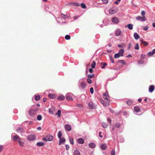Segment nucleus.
<instances>
[{
	"mask_svg": "<svg viewBox=\"0 0 155 155\" xmlns=\"http://www.w3.org/2000/svg\"><path fill=\"white\" fill-rule=\"evenodd\" d=\"M13 140L15 141H18L20 147H23V146L24 143V142L22 141V139L18 135L14 136L13 137Z\"/></svg>",
	"mask_w": 155,
	"mask_h": 155,
	"instance_id": "1",
	"label": "nucleus"
},
{
	"mask_svg": "<svg viewBox=\"0 0 155 155\" xmlns=\"http://www.w3.org/2000/svg\"><path fill=\"white\" fill-rule=\"evenodd\" d=\"M103 98L105 102H107V105L109 106L110 104V101L108 93L107 91H106L104 94Z\"/></svg>",
	"mask_w": 155,
	"mask_h": 155,
	"instance_id": "2",
	"label": "nucleus"
},
{
	"mask_svg": "<svg viewBox=\"0 0 155 155\" xmlns=\"http://www.w3.org/2000/svg\"><path fill=\"white\" fill-rule=\"evenodd\" d=\"M124 50L123 49H120L118 53L115 54H114V58H117L120 56H123L124 53Z\"/></svg>",
	"mask_w": 155,
	"mask_h": 155,
	"instance_id": "3",
	"label": "nucleus"
},
{
	"mask_svg": "<svg viewBox=\"0 0 155 155\" xmlns=\"http://www.w3.org/2000/svg\"><path fill=\"white\" fill-rule=\"evenodd\" d=\"M53 137L52 135L49 134L46 137L43 138L42 140L46 142L47 141H51L53 140Z\"/></svg>",
	"mask_w": 155,
	"mask_h": 155,
	"instance_id": "4",
	"label": "nucleus"
},
{
	"mask_svg": "<svg viewBox=\"0 0 155 155\" xmlns=\"http://www.w3.org/2000/svg\"><path fill=\"white\" fill-rule=\"evenodd\" d=\"M118 11L117 7H113L111 8L109 10V13L110 14H113L116 13Z\"/></svg>",
	"mask_w": 155,
	"mask_h": 155,
	"instance_id": "5",
	"label": "nucleus"
},
{
	"mask_svg": "<svg viewBox=\"0 0 155 155\" xmlns=\"http://www.w3.org/2000/svg\"><path fill=\"white\" fill-rule=\"evenodd\" d=\"M27 138L29 140H33L35 139L36 136L34 134H30L27 136Z\"/></svg>",
	"mask_w": 155,
	"mask_h": 155,
	"instance_id": "6",
	"label": "nucleus"
},
{
	"mask_svg": "<svg viewBox=\"0 0 155 155\" xmlns=\"http://www.w3.org/2000/svg\"><path fill=\"white\" fill-rule=\"evenodd\" d=\"M28 113L31 116H33L35 114V110L31 109L29 110Z\"/></svg>",
	"mask_w": 155,
	"mask_h": 155,
	"instance_id": "7",
	"label": "nucleus"
},
{
	"mask_svg": "<svg viewBox=\"0 0 155 155\" xmlns=\"http://www.w3.org/2000/svg\"><path fill=\"white\" fill-rule=\"evenodd\" d=\"M136 19L137 20H140L141 21H145L146 20V18L145 16L143 17L138 16L136 18Z\"/></svg>",
	"mask_w": 155,
	"mask_h": 155,
	"instance_id": "8",
	"label": "nucleus"
},
{
	"mask_svg": "<svg viewBox=\"0 0 155 155\" xmlns=\"http://www.w3.org/2000/svg\"><path fill=\"white\" fill-rule=\"evenodd\" d=\"M111 20L114 23H117L119 21V19L116 17L112 18Z\"/></svg>",
	"mask_w": 155,
	"mask_h": 155,
	"instance_id": "9",
	"label": "nucleus"
},
{
	"mask_svg": "<svg viewBox=\"0 0 155 155\" xmlns=\"http://www.w3.org/2000/svg\"><path fill=\"white\" fill-rule=\"evenodd\" d=\"M78 142L80 144H82L84 143V140L82 138H79L77 139Z\"/></svg>",
	"mask_w": 155,
	"mask_h": 155,
	"instance_id": "10",
	"label": "nucleus"
},
{
	"mask_svg": "<svg viewBox=\"0 0 155 155\" xmlns=\"http://www.w3.org/2000/svg\"><path fill=\"white\" fill-rule=\"evenodd\" d=\"M155 87L153 85H150L149 87V91L150 93H152L154 91Z\"/></svg>",
	"mask_w": 155,
	"mask_h": 155,
	"instance_id": "11",
	"label": "nucleus"
},
{
	"mask_svg": "<svg viewBox=\"0 0 155 155\" xmlns=\"http://www.w3.org/2000/svg\"><path fill=\"white\" fill-rule=\"evenodd\" d=\"M65 130L68 131H70L71 130V126L68 124H66L65 126Z\"/></svg>",
	"mask_w": 155,
	"mask_h": 155,
	"instance_id": "12",
	"label": "nucleus"
},
{
	"mask_svg": "<svg viewBox=\"0 0 155 155\" xmlns=\"http://www.w3.org/2000/svg\"><path fill=\"white\" fill-rule=\"evenodd\" d=\"M65 141V139L64 138H61L59 141V145H61L62 143H64Z\"/></svg>",
	"mask_w": 155,
	"mask_h": 155,
	"instance_id": "13",
	"label": "nucleus"
},
{
	"mask_svg": "<svg viewBox=\"0 0 155 155\" xmlns=\"http://www.w3.org/2000/svg\"><path fill=\"white\" fill-rule=\"evenodd\" d=\"M80 86L83 89L85 88L86 87V83L84 82H82L80 83Z\"/></svg>",
	"mask_w": 155,
	"mask_h": 155,
	"instance_id": "14",
	"label": "nucleus"
},
{
	"mask_svg": "<svg viewBox=\"0 0 155 155\" xmlns=\"http://www.w3.org/2000/svg\"><path fill=\"white\" fill-rule=\"evenodd\" d=\"M66 99L67 100L71 101L73 100V99L72 97L68 94H67L66 95Z\"/></svg>",
	"mask_w": 155,
	"mask_h": 155,
	"instance_id": "15",
	"label": "nucleus"
},
{
	"mask_svg": "<svg viewBox=\"0 0 155 155\" xmlns=\"http://www.w3.org/2000/svg\"><path fill=\"white\" fill-rule=\"evenodd\" d=\"M121 31L120 29H117L115 32L116 35L117 36H120L121 35Z\"/></svg>",
	"mask_w": 155,
	"mask_h": 155,
	"instance_id": "16",
	"label": "nucleus"
},
{
	"mask_svg": "<svg viewBox=\"0 0 155 155\" xmlns=\"http://www.w3.org/2000/svg\"><path fill=\"white\" fill-rule=\"evenodd\" d=\"M69 5H75L77 6H80V4L78 3L71 2L69 3Z\"/></svg>",
	"mask_w": 155,
	"mask_h": 155,
	"instance_id": "17",
	"label": "nucleus"
},
{
	"mask_svg": "<svg viewBox=\"0 0 155 155\" xmlns=\"http://www.w3.org/2000/svg\"><path fill=\"white\" fill-rule=\"evenodd\" d=\"M107 145L105 143L102 144L101 146V148L103 150H105L107 148Z\"/></svg>",
	"mask_w": 155,
	"mask_h": 155,
	"instance_id": "18",
	"label": "nucleus"
},
{
	"mask_svg": "<svg viewBox=\"0 0 155 155\" xmlns=\"http://www.w3.org/2000/svg\"><path fill=\"white\" fill-rule=\"evenodd\" d=\"M100 65L101 66V67L102 69L104 68H105V67L107 66V64L105 62H101Z\"/></svg>",
	"mask_w": 155,
	"mask_h": 155,
	"instance_id": "19",
	"label": "nucleus"
},
{
	"mask_svg": "<svg viewBox=\"0 0 155 155\" xmlns=\"http://www.w3.org/2000/svg\"><path fill=\"white\" fill-rule=\"evenodd\" d=\"M95 146V144L94 143H91L89 144V147L91 148H94Z\"/></svg>",
	"mask_w": 155,
	"mask_h": 155,
	"instance_id": "20",
	"label": "nucleus"
},
{
	"mask_svg": "<svg viewBox=\"0 0 155 155\" xmlns=\"http://www.w3.org/2000/svg\"><path fill=\"white\" fill-rule=\"evenodd\" d=\"M57 98L59 100L62 101L65 99V97L62 95H61L58 96Z\"/></svg>",
	"mask_w": 155,
	"mask_h": 155,
	"instance_id": "21",
	"label": "nucleus"
},
{
	"mask_svg": "<svg viewBox=\"0 0 155 155\" xmlns=\"http://www.w3.org/2000/svg\"><path fill=\"white\" fill-rule=\"evenodd\" d=\"M23 128L21 127H18L16 130L18 133H21L23 131Z\"/></svg>",
	"mask_w": 155,
	"mask_h": 155,
	"instance_id": "22",
	"label": "nucleus"
},
{
	"mask_svg": "<svg viewBox=\"0 0 155 155\" xmlns=\"http://www.w3.org/2000/svg\"><path fill=\"white\" fill-rule=\"evenodd\" d=\"M134 38L136 40L138 39L140 37L139 35L137 33H135L134 34Z\"/></svg>",
	"mask_w": 155,
	"mask_h": 155,
	"instance_id": "23",
	"label": "nucleus"
},
{
	"mask_svg": "<svg viewBox=\"0 0 155 155\" xmlns=\"http://www.w3.org/2000/svg\"><path fill=\"white\" fill-rule=\"evenodd\" d=\"M127 27L130 30H132L133 28V25L132 24H128L125 26V27Z\"/></svg>",
	"mask_w": 155,
	"mask_h": 155,
	"instance_id": "24",
	"label": "nucleus"
},
{
	"mask_svg": "<svg viewBox=\"0 0 155 155\" xmlns=\"http://www.w3.org/2000/svg\"><path fill=\"white\" fill-rule=\"evenodd\" d=\"M45 143L43 142H39L36 143V145L38 146H44Z\"/></svg>",
	"mask_w": 155,
	"mask_h": 155,
	"instance_id": "25",
	"label": "nucleus"
},
{
	"mask_svg": "<svg viewBox=\"0 0 155 155\" xmlns=\"http://www.w3.org/2000/svg\"><path fill=\"white\" fill-rule=\"evenodd\" d=\"M134 109L135 111L137 112H139L140 111V109L139 107L137 106L134 107Z\"/></svg>",
	"mask_w": 155,
	"mask_h": 155,
	"instance_id": "26",
	"label": "nucleus"
},
{
	"mask_svg": "<svg viewBox=\"0 0 155 155\" xmlns=\"http://www.w3.org/2000/svg\"><path fill=\"white\" fill-rule=\"evenodd\" d=\"M140 41L141 43L144 44L145 46H147L148 45V43L146 41H143L142 38L140 39Z\"/></svg>",
	"mask_w": 155,
	"mask_h": 155,
	"instance_id": "27",
	"label": "nucleus"
},
{
	"mask_svg": "<svg viewBox=\"0 0 155 155\" xmlns=\"http://www.w3.org/2000/svg\"><path fill=\"white\" fill-rule=\"evenodd\" d=\"M88 106H89V108H90L91 109L93 108L94 106H93V103L92 102L89 103Z\"/></svg>",
	"mask_w": 155,
	"mask_h": 155,
	"instance_id": "28",
	"label": "nucleus"
},
{
	"mask_svg": "<svg viewBox=\"0 0 155 155\" xmlns=\"http://www.w3.org/2000/svg\"><path fill=\"white\" fill-rule=\"evenodd\" d=\"M74 155H81L80 152L78 150H74Z\"/></svg>",
	"mask_w": 155,
	"mask_h": 155,
	"instance_id": "29",
	"label": "nucleus"
},
{
	"mask_svg": "<svg viewBox=\"0 0 155 155\" xmlns=\"http://www.w3.org/2000/svg\"><path fill=\"white\" fill-rule=\"evenodd\" d=\"M48 97L51 99H53L55 97V95L54 94H50L48 95Z\"/></svg>",
	"mask_w": 155,
	"mask_h": 155,
	"instance_id": "30",
	"label": "nucleus"
},
{
	"mask_svg": "<svg viewBox=\"0 0 155 155\" xmlns=\"http://www.w3.org/2000/svg\"><path fill=\"white\" fill-rule=\"evenodd\" d=\"M61 111L60 110H58L56 114V115H58L59 117H60L61 116Z\"/></svg>",
	"mask_w": 155,
	"mask_h": 155,
	"instance_id": "31",
	"label": "nucleus"
},
{
	"mask_svg": "<svg viewBox=\"0 0 155 155\" xmlns=\"http://www.w3.org/2000/svg\"><path fill=\"white\" fill-rule=\"evenodd\" d=\"M127 103L128 105L130 106L132 105V104H133V101L132 100H130L127 101Z\"/></svg>",
	"mask_w": 155,
	"mask_h": 155,
	"instance_id": "32",
	"label": "nucleus"
},
{
	"mask_svg": "<svg viewBox=\"0 0 155 155\" xmlns=\"http://www.w3.org/2000/svg\"><path fill=\"white\" fill-rule=\"evenodd\" d=\"M96 63L94 61L92 62L91 64V67L92 68H94L95 67Z\"/></svg>",
	"mask_w": 155,
	"mask_h": 155,
	"instance_id": "33",
	"label": "nucleus"
},
{
	"mask_svg": "<svg viewBox=\"0 0 155 155\" xmlns=\"http://www.w3.org/2000/svg\"><path fill=\"white\" fill-rule=\"evenodd\" d=\"M100 101L101 103L104 106H108V105H107V102H106V103H105L104 101L102 99H101Z\"/></svg>",
	"mask_w": 155,
	"mask_h": 155,
	"instance_id": "34",
	"label": "nucleus"
},
{
	"mask_svg": "<svg viewBox=\"0 0 155 155\" xmlns=\"http://www.w3.org/2000/svg\"><path fill=\"white\" fill-rule=\"evenodd\" d=\"M69 140L70 141V143L73 144H74V139L72 138L71 137H69Z\"/></svg>",
	"mask_w": 155,
	"mask_h": 155,
	"instance_id": "35",
	"label": "nucleus"
},
{
	"mask_svg": "<svg viewBox=\"0 0 155 155\" xmlns=\"http://www.w3.org/2000/svg\"><path fill=\"white\" fill-rule=\"evenodd\" d=\"M35 99L36 101H38L40 99V96L39 95H37L35 96Z\"/></svg>",
	"mask_w": 155,
	"mask_h": 155,
	"instance_id": "36",
	"label": "nucleus"
},
{
	"mask_svg": "<svg viewBox=\"0 0 155 155\" xmlns=\"http://www.w3.org/2000/svg\"><path fill=\"white\" fill-rule=\"evenodd\" d=\"M62 136V133L61 131L58 132V137L60 139Z\"/></svg>",
	"mask_w": 155,
	"mask_h": 155,
	"instance_id": "37",
	"label": "nucleus"
},
{
	"mask_svg": "<svg viewBox=\"0 0 155 155\" xmlns=\"http://www.w3.org/2000/svg\"><path fill=\"white\" fill-rule=\"evenodd\" d=\"M102 126L104 128H107V125L105 123H103L102 124Z\"/></svg>",
	"mask_w": 155,
	"mask_h": 155,
	"instance_id": "38",
	"label": "nucleus"
},
{
	"mask_svg": "<svg viewBox=\"0 0 155 155\" xmlns=\"http://www.w3.org/2000/svg\"><path fill=\"white\" fill-rule=\"evenodd\" d=\"M87 77L89 78H94V74L92 75L88 74L87 75Z\"/></svg>",
	"mask_w": 155,
	"mask_h": 155,
	"instance_id": "39",
	"label": "nucleus"
},
{
	"mask_svg": "<svg viewBox=\"0 0 155 155\" xmlns=\"http://www.w3.org/2000/svg\"><path fill=\"white\" fill-rule=\"evenodd\" d=\"M117 46L120 48L124 47L126 46V45L125 44L123 43L122 45H118Z\"/></svg>",
	"mask_w": 155,
	"mask_h": 155,
	"instance_id": "40",
	"label": "nucleus"
},
{
	"mask_svg": "<svg viewBox=\"0 0 155 155\" xmlns=\"http://www.w3.org/2000/svg\"><path fill=\"white\" fill-rule=\"evenodd\" d=\"M65 38L66 40H68L70 39L71 37L70 35H67L65 36Z\"/></svg>",
	"mask_w": 155,
	"mask_h": 155,
	"instance_id": "41",
	"label": "nucleus"
},
{
	"mask_svg": "<svg viewBox=\"0 0 155 155\" xmlns=\"http://www.w3.org/2000/svg\"><path fill=\"white\" fill-rule=\"evenodd\" d=\"M42 116L40 115H38V116L37 117V119L38 120H41L42 119Z\"/></svg>",
	"mask_w": 155,
	"mask_h": 155,
	"instance_id": "42",
	"label": "nucleus"
},
{
	"mask_svg": "<svg viewBox=\"0 0 155 155\" xmlns=\"http://www.w3.org/2000/svg\"><path fill=\"white\" fill-rule=\"evenodd\" d=\"M81 6L83 8H86L85 5L84 3H82L81 5Z\"/></svg>",
	"mask_w": 155,
	"mask_h": 155,
	"instance_id": "43",
	"label": "nucleus"
},
{
	"mask_svg": "<svg viewBox=\"0 0 155 155\" xmlns=\"http://www.w3.org/2000/svg\"><path fill=\"white\" fill-rule=\"evenodd\" d=\"M135 49L138 50L139 49V44L138 43H137L134 47Z\"/></svg>",
	"mask_w": 155,
	"mask_h": 155,
	"instance_id": "44",
	"label": "nucleus"
},
{
	"mask_svg": "<svg viewBox=\"0 0 155 155\" xmlns=\"http://www.w3.org/2000/svg\"><path fill=\"white\" fill-rule=\"evenodd\" d=\"M115 126L116 128H119L120 126V124L119 123H116Z\"/></svg>",
	"mask_w": 155,
	"mask_h": 155,
	"instance_id": "45",
	"label": "nucleus"
},
{
	"mask_svg": "<svg viewBox=\"0 0 155 155\" xmlns=\"http://www.w3.org/2000/svg\"><path fill=\"white\" fill-rule=\"evenodd\" d=\"M104 4H107L108 2V0H102Z\"/></svg>",
	"mask_w": 155,
	"mask_h": 155,
	"instance_id": "46",
	"label": "nucleus"
},
{
	"mask_svg": "<svg viewBox=\"0 0 155 155\" xmlns=\"http://www.w3.org/2000/svg\"><path fill=\"white\" fill-rule=\"evenodd\" d=\"M87 82L89 84H91L92 83V81L90 79H87Z\"/></svg>",
	"mask_w": 155,
	"mask_h": 155,
	"instance_id": "47",
	"label": "nucleus"
},
{
	"mask_svg": "<svg viewBox=\"0 0 155 155\" xmlns=\"http://www.w3.org/2000/svg\"><path fill=\"white\" fill-rule=\"evenodd\" d=\"M119 62H120V63L124 64H126V63H125V61H124V60H120L119 61Z\"/></svg>",
	"mask_w": 155,
	"mask_h": 155,
	"instance_id": "48",
	"label": "nucleus"
},
{
	"mask_svg": "<svg viewBox=\"0 0 155 155\" xmlns=\"http://www.w3.org/2000/svg\"><path fill=\"white\" fill-rule=\"evenodd\" d=\"M110 60L111 62L112 63H114V59L112 56L110 57Z\"/></svg>",
	"mask_w": 155,
	"mask_h": 155,
	"instance_id": "49",
	"label": "nucleus"
},
{
	"mask_svg": "<svg viewBox=\"0 0 155 155\" xmlns=\"http://www.w3.org/2000/svg\"><path fill=\"white\" fill-rule=\"evenodd\" d=\"M90 91L91 94H92L94 92V89L93 87H91L90 88Z\"/></svg>",
	"mask_w": 155,
	"mask_h": 155,
	"instance_id": "50",
	"label": "nucleus"
},
{
	"mask_svg": "<svg viewBox=\"0 0 155 155\" xmlns=\"http://www.w3.org/2000/svg\"><path fill=\"white\" fill-rule=\"evenodd\" d=\"M77 106L79 107H83V105L82 104H78L77 105Z\"/></svg>",
	"mask_w": 155,
	"mask_h": 155,
	"instance_id": "51",
	"label": "nucleus"
},
{
	"mask_svg": "<svg viewBox=\"0 0 155 155\" xmlns=\"http://www.w3.org/2000/svg\"><path fill=\"white\" fill-rule=\"evenodd\" d=\"M49 113L50 114H54V113H53V110L51 109H49Z\"/></svg>",
	"mask_w": 155,
	"mask_h": 155,
	"instance_id": "52",
	"label": "nucleus"
},
{
	"mask_svg": "<svg viewBox=\"0 0 155 155\" xmlns=\"http://www.w3.org/2000/svg\"><path fill=\"white\" fill-rule=\"evenodd\" d=\"M154 54L153 53V52L152 51H151V52H148V54L149 55V56H151V55H153Z\"/></svg>",
	"mask_w": 155,
	"mask_h": 155,
	"instance_id": "53",
	"label": "nucleus"
},
{
	"mask_svg": "<svg viewBox=\"0 0 155 155\" xmlns=\"http://www.w3.org/2000/svg\"><path fill=\"white\" fill-rule=\"evenodd\" d=\"M145 12L144 11H142L141 12V14L143 16L145 15Z\"/></svg>",
	"mask_w": 155,
	"mask_h": 155,
	"instance_id": "54",
	"label": "nucleus"
},
{
	"mask_svg": "<svg viewBox=\"0 0 155 155\" xmlns=\"http://www.w3.org/2000/svg\"><path fill=\"white\" fill-rule=\"evenodd\" d=\"M115 153V151L114 150H112L111 152V155H114Z\"/></svg>",
	"mask_w": 155,
	"mask_h": 155,
	"instance_id": "55",
	"label": "nucleus"
},
{
	"mask_svg": "<svg viewBox=\"0 0 155 155\" xmlns=\"http://www.w3.org/2000/svg\"><path fill=\"white\" fill-rule=\"evenodd\" d=\"M3 148V147L2 145H0V152H1Z\"/></svg>",
	"mask_w": 155,
	"mask_h": 155,
	"instance_id": "56",
	"label": "nucleus"
},
{
	"mask_svg": "<svg viewBox=\"0 0 155 155\" xmlns=\"http://www.w3.org/2000/svg\"><path fill=\"white\" fill-rule=\"evenodd\" d=\"M69 145H66V149L67 150H68L69 149Z\"/></svg>",
	"mask_w": 155,
	"mask_h": 155,
	"instance_id": "57",
	"label": "nucleus"
},
{
	"mask_svg": "<svg viewBox=\"0 0 155 155\" xmlns=\"http://www.w3.org/2000/svg\"><path fill=\"white\" fill-rule=\"evenodd\" d=\"M149 27L147 26L145 27H144L143 28V29L145 30V31H147L148 29V28Z\"/></svg>",
	"mask_w": 155,
	"mask_h": 155,
	"instance_id": "58",
	"label": "nucleus"
},
{
	"mask_svg": "<svg viewBox=\"0 0 155 155\" xmlns=\"http://www.w3.org/2000/svg\"><path fill=\"white\" fill-rule=\"evenodd\" d=\"M107 121H108V122L110 123V124H111V119H110V118H107Z\"/></svg>",
	"mask_w": 155,
	"mask_h": 155,
	"instance_id": "59",
	"label": "nucleus"
},
{
	"mask_svg": "<svg viewBox=\"0 0 155 155\" xmlns=\"http://www.w3.org/2000/svg\"><path fill=\"white\" fill-rule=\"evenodd\" d=\"M89 71L90 73H92L93 72V69L91 68H90L89 70Z\"/></svg>",
	"mask_w": 155,
	"mask_h": 155,
	"instance_id": "60",
	"label": "nucleus"
},
{
	"mask_svg": "<svg viewBox=\"0 0 155 155\" xmlns=\"http://www.w3.org/2000/svg\"><path fill=\"white\" fill-rule=\"evenodd\" d=\"M131 46V44L130 43H129V44L128 47V49H130V48Z\"/></svg>",
	"mask_w": 155,
	"mask_h": 155,
	"instance_id": "61",
	"label": "nucleus"
},
{
	"mask_svg": "<svg viewBox=\"0 0 155 155\" xmlns=\"http://www.w3.org/2000/svg\"><path fill=\"white\" fill-rule=\"evenodd\" d=\"M37 129L38 130H41V127H38L37 128Z\"/></svg>",
	"mask_w": 155,
	"mask_h": 155,
	"instance_id": "62",
	"label": "nucleus"
},
{
	"mask_svg": "<svg viewBox=\"0 0 155 155\" xmlns=\"http://www.w3.org/2000/svg\"><path fill=\"white\" fill-rule=\"evenodd\" d=\"M46 98L44 97L43 99V102H45L46 101Z\"/></svg>",
	"mask_w": 155,
	"mask_h": 155,
	"instance_id": "63",
	"label": "nucleus"
},
{
	"mask_svg": "<svg viewBox=\"0 0 155 155\" xmlns=\"http://www.w3.org/2000/svg\"><path fill=\"white\" fill-rule=\"evenodd\" d=\"M101 132H100L99 134V136L101 138L102 137V136L101 135Z\"/></svg>",
	"mask_w": 155,
	"mask_h": 155,
	"instance_id": "64",
	"label": "nucleus"
}]
</instances>
